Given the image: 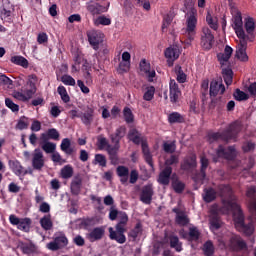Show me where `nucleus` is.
Here are the masks:
<instances>
[{
    "mask_svg": "<svg viewBox=\"0 0 256 256\" xmlns=\"http://www.w3.org/2000/svg\"><path fill=\"white\" fill-rule=\"evenodd\" d=\"M218 193L220 197H222L224 207H227V209L232 211L237 231L244 233V235H253V232L255 231L253 221L245 224V215L243 214V210H241V206L237 203V197L233 195V189H231V186L227 184H220L218 186Z\"/></svg>",
    "mask_w": 256,
    "mask_h": 256,
    "instance_id": "1",
    "label": "nucleus"
},
{
    "mask_svg": "<svg viewBox=\"0 0 256 256\" xmlns=\"http://www.w3.org/2000/svg\"><path fill=\"white\" fill-rule=\"evenodd\" d=\"M128 139L129 141H133L135 145H141L144 159L151 169H153V156L151 155V151L149 150V145L147 144L145 137L141 136V133L137 131V129H131L128 133Z\"/></svg>",
    "mask_w": 256,
    "mask_h": 256,
    "instance_id": "2",
    "label": "nucleus"
},
{
    "mask_svg": "<svg viewBox=\"0 0 256 256\" xmlns=\"http://www.w3.org/2000/svg\"><path fill=\"white\" fill-rule=\"evenodd\" d=\"M242 129L243 127L241 124L235 122L223 133L216 132L208 134V141L209 143H215V141H231V139H235V137H237V134L241 133Z\"/></svg>",
    "mask_w": 256,
    "mask_h": 256,
    "instance_id": "3",
    "label": "nucleus"
},
{
    "mask_svg": "<svg viewBox=\"0 0 256 256\" xmlns=\"http://www.w3.org/2000/svg\"><path fill=\"white\" fill-rule=\"evenodd\" d=\"M36 82L37 76H30L26 85L21 88V91H14L12 97L18 101H29V99L37 93V86H35Z\"/></svg>",
    "mask_w": 256,
    "mask_h": 256,
    "instance_id": "4",
    "label": "nucleus"
},
{
    "mask_svg": "<svg viewBox=\"0 0 256 256\" xmlns=\"http://www.w3.org/2000/svg\"><path fill=\"white\" fill-rule=\"evenodd\" d=\"M185 19V35L189 41H194L195 35H197V9L193 8L191 4L190 8L185 14Z\"/></svg>",
    "mask_w": 256,
    "mask_h": 256,
    "instance_id": "5",
    "label": "nucleus"
},
{
    "mask_svg": "<svg viewBox=\"0 0 256 256\" xmlns=\"http://www.w3.org/2000/svg\"><path fill=\"white\" fill-rule=\"evenodd\" d=\"M218 245L220 249H227V247H229L234 251H239V249H245V247H247V244L241 239V236L235 234H232L229 242H227V238L219 237Z\"/></svg>",
    "mask_w": 256,
    "mask_h": 256,
    "instance_id": "6",
    "label": "nucleus"
},
{
    "mask_svg": "<svg viewBox=\"0 0 256 256\" xmlns=\"http://www.w3.org/2000/svg\"><path fill=\"white\" fill-rule=\"evenodd\" d=\"M23 156L26 161H32V167L35 171H41L45 167V155L41 149L36 148L32 154L29 151H24Z\"/></svg>",
    "mask_w": 256,
    "mask_h": 256,
    "instance_id": "7",
    "label": "nucleus"
},
{
    "mask_svg": "<svg viewBox=\"0 0 256 256\" xmlns=\"http://www.w3.org/2000/svg\"><path fill=\"white\" fill-rule=\"evenodd\" d=\"M69 245V239L63 232H56L53 236V241L49 242L46 247L49 251H59Z\"/></svg>",
    "mask_w": 256,
    "mask_h": 256,
    "instance_id": "8",
    "label": "nucleus"
},
{
    "mask_svg": "<svg viewBox=\"0 0 256 256\" xmlns=\"http://www.w3.org/2000/svg\"><path fill=\"white\" fill-rule=\"evenodd\" d=\"M219 213H221V208L219 205L214 204L212 205L210 209V218H209V223H210V229L211 231H217V229H221V219L219 218Z\"/></svg>",
    "mask_w": 256,
    "mask_h": 256,
    "instance_id": "9",
    "label": "nucleus"
},
{
    "mask_svg": "<svg viewBox=\"0 0 256 256\" xmlns=\"http://www.w3.org/2000/svg\"><path fill=\"white\" fill-rule=\"evenodd\" d=\"M9 221L11 225H17V229L24 231L25 233H29L31 229V218H19L15 216V214H11L9 216Z\"/></svg>",
    "mask_w": 256,
    "mask_h": 256,
    "instance_id": "10",
    "label": "nucleus"
},
{
    "mask_svg": "<svg viewBox=\"0 0 256 256\" xmlns=\"http://www.w3.org/2000/svg\"><path fill=\"white\" fill-rule=\"evenodd\" d=\"M111 3L109 1H100V2H92L88 5L87 9L93 17L97 15H101L102 13H107L109 11Z\"/></svg>",
    "mask_w": 256,
    "mask_h": 256,
    "instance_id": "11",
    "label": "nucleus"
},
{
    "mask_svg": "<svg viewBox=\"0 0 256 256\" xmlns=\"http://www.w3.org/2000/svg\"><path fill=\"white\" fill-rule=\"evenodd\" d=\"M139 67L140 73H142V75H145L149 83H153L155 81V77H157V73L155 72V68L151 67V63H149V61H146L145 59H142L140 61Z\"/></svg>",
    "mask_w": 256,
    "mask_h": 256,
    "instance_id": "12",
    "label": "nucleus"
},
{
    "mask_svg": "<svg viewBox=\"0 0 256 256\" xmlns=\"http://www.w3.org/2000/svg\"><path fill=\"white\" fill-rule=\"evenodd\" d=\"M88 41L95 51L99 50V45L103 43L105 35L100 30H90L87 32Z\"/></svg>",
    "mask_w": 256,
    "mask_h": 256,
    "instance_id": "13",
    "label": "nucleus"
},
{
    "mask_svg": "<svg viewBox=\"0 0 256 256\" xmlns=\"http://www.w3.org/2000/svg\"><path fill=\"white\" fill-rule=\"evenodd\" d=\"M238 39L239 42L236 47L235 57L238 58L239 61L246 63V61H249V56L247 55V37Z\"/></svg>",
    "mask_w": 256,
    "mask_h": 256,
    "instance_id": "14",
    "label": "nucleus"
},
{
    "mask_svg": "<svg viewBox=\"0 0 256 256\" xmlns=\"http://www.w3.org/2000/svg\"><path fill=\"white\" fill-rule=\"evenodd\" d=\"M238 39L247 38L245 34V30H243V17L241 16V12L237 11L233 17V25H232Z\"/></svg>",
    "mask_w": 256,
    "mask_h": 256,
    "instance_id": "15",
    "label": "nucleus"
},
{
    "mask_svg": "<svg viewBox=\"0 0 256 256\" xmlns=\"http://www.w3.org/2000/svg\"><path fill=\"white\" fill-rule=\"evenodd\" d=\"M215 37L211 33V30L207 27L202 29V36H201V47L206 51H209L211 47H213V40Z\"/></svg>",
    "mask_w": 256,
    "mask_h": 256,
    "instance_id": "16",
    "label": "nucleus"
},
{
    "mask_svg": "<svg viewBox=\"0 0 256 256\" xmlns=\"http://www.w3.org/2000/svg\"><path fill=\"white\" fill-rule=\"evenodd\" d=\"M200 164H201L200 173L194 176V181L198 185H203L205 181V177H207V174L205 172L207 171V167H209V159H207V157L205 156H201Z\"/></svg>",
    "mask_w": 256,
    "mask_h": 256,
    "instance_id": "17",
    "label": "nucleus"
},
{
    "mask_svg": "<svg viewBox=\"0 0 256 256\" xmlns=\"http://www.w3.org/2000/svg\"><path fill=\"white\" fill-rule=\"evenodd\" d=\"M182 171H187L188 173H193L195 169H197V155L190 154L186 158H184L181 163Z\"/></svg>",
    "mask_w": 256,
    "mask_h": 256,
    "instance_id": "18",
    "label": "nucleus"
},
{
    "mask_svg": "<svg viewBox=\"0 0 256 256\" xmlns=\"http://www.w3.org/2000/svg\"><path fill=\"white\" fill-rule=\"evenodd\" d=\"M153 195H155V191L153 190V185L148 184L142 187L140 193V201L144 203V205H151V201H153Z\"/></svg>",
    "mask_w": 256,
    "mask_h": 256,
    "instance_id": "19",
    "label": "nucleus"
},
{
    "mask_svg": "<svg viewBox=\"0 0 256 256\" xmlns=\"http://www.w3.org/2000/svg\"><path fill=\"white\" fill-rule=\"evenodd\" d=\"M216 155L218 157H222L223 159H227L228 161H233L237 156V152L235 151V146H230L228 149H225L223 146H219Z\"/></svg>",
    "mask_w": 256,
    "mask_h": 256,
    "instance_id": "20",
    "label": "nucleus"
},
{
    "mask_svg": "<svg viewBox=\"0 0 256 256\" xmlns=\"http://www.w3.org/2000/svg\"><path fill=\"white\" fill-rule=\"evenodd\" d=\"M109 231V238L112 241H116V243H119L120 245H123L127 241V237H125V232L127 230H119V229H113V227L108 228Z\"/></svg>",
    "mask_w": 256,
    "mask_h": 256,
    "instance_id": "21",
    "label": "nucleus"
},
{
    "mask_svg": "<svg viewBox=\"0 0 256 256\" xmlns=\"http://www.w3.org/2000/svg\"><path fill=\"white\" fill-rule=\"evenodd\" d=\"M231 55H233V48H231V46L229 45L225 46L223 53H219L217 55L218 61L222 69H225V67L229 66V59H231Z\"/></svg>",
    "mask_w": 256,
    "mask_h": 256,
    "instance_id": "22",
    "label": "nucleus"
},
{
    "mask_svg": "<svg viewBox=\"0 0 256 256\" xmlns=\"http://www.w3.org/2000/svg\"><path fill=\"white\" fill-rule=\"evenodd\" d=\"M8 165L11 169V171L17 176V177H25L27 175V170L21 165V162L19 160H10L8 162Z\"/></svg>",
    "mask_w": 256,
    "mask_h": 256,
    "instance_id": "23",
    "label": "nucleus"
},
{
    "mask_svg": "<svg viewBox=\"0 0 256 256\" xmlns=\"http://www.w3.org/2000/svg\"><path fill=\"white\" fill-rule=\"evenodd\" d=\"M225 93V85H223V82L213 80L210 83V97H217V95H223Z\"/></svg>",
    "mask_w": 256,
    "mask_h": 256,
    "instance_id": "24",
    "label": "nucleus"
},
{
    "mask_svg": "<svg viewBox=\"0 0 256 256\" xmlns=\"http://www.w3.org/2000/svg\"><path fill=\"white\" fill-rule=\"evenodd\" d=\"M169 89L171 103H177V101H179V97H181V90L179 89V84H177L175 80H170Z\"/></svg>",
    "mask_w": 256,
    "mask_h": 256,
    "instance_id": "25",
    "label": "nucleus"
},
{
    "mask_svg": "<svg viewBox=\"0 0 256 256\" xmlns=\"http://www.w3.org/2000/svg\"><path fill=\"white\" fill-rule=\"evenodd\" d=\"M103 235H105V228L104 227H96L91 230L90 233L87 234V239L91 243H95V241H99L103 239Z\"/></svg>",
    "mask_w": 256,
    "mask_h": 256,
    "instance_id": "26",
    "label": "nucleus"
},
{
    "mask_svg": "<svg viewBox=\"0 0 256 256\" xmlns=\"http://www.w3.org/2000/svg\"><path fill=\"white\" fill-rule=\"evenodd\" d=\"M171 173H173V168H171V166H166L159 174L158 183H160V185H169L171 181Z\"/></svg>",
    "mask_w": 256,
    "mask_h": 256,
    "instance_id": "27",
    "label": "nucleus"
},
{
    "mask_svg": "<svg viewBox=\"0 0 256 256\" xmlns=\"http://www.w3.org/2000/svg\"><path fill=\"white\" fill-rule=\"evenodd\" d=\"M173 213L176 214V223L178 225H181L182 227H185V225L189 224V217H187V214H185V211L179 209V208H173Z\"/></svg>",
    "mask_w": 256,
    "mask_h": 256,
    "instance_id": "28",
    "label": "nucleus"
},
{
    "mask_svg": "<svg viewBox=\"0 0 256 256\" xmlns=\"http://www.w3.org/2000/svg\"><path fill=\"white\" fill-rule=\"evenodd\" d=\"M183 239H187V241H199V237H201V232L198 227L192 226L189 228L188 233L182 234Z\"/></svg>",
    "mask_w": 256,
    "mask_h": 256,
    "instance_id": "29",
    "label": "nucleus"
},
{
    "mask_svg": "<svg viewBox=\"0 0 256 256\" xmlns=\"http://www.w3.org/2000/svg\"><path fill=\"white\" fill-rule=\"evenodd\" d=\"M81 187H83V179L81 176H75L70 184L72 195H79L81 193Z\"/></svg>",
    "mask_w": 256,
    "mask_h": 256,
    "instance_id": "30",
    "label": "nucleus"
},
{
    "mask_svg": "<svg viewBox=\"0 0 256 256\" xmlns=\"http://www.w3.org/2000/svg\"><path fill=\"white\" fill-rule=\"evenodd\" d=\"M125 135H127V128H125V126H120L116 129L114 134L110 135V139H111L112 143L119 144L121 139H123V137H125Z\"/></svg>",
    "mask_w": 256,
    "mask_h": 256,
    "instance_id": "31",
    "label": "nucleus"
},
{
    "mask_svg": "<svg viewBox=\"0 0 256 256\" xmlns=\"http://www.w3.org/2000/svg\"><path fill=\"white\" fill-rule=\"evenodd\" d=\"M116 173L120 177V182L125 185L129 181V168L126 166H118L116 168Z\"/></svg>",
    "mask_w": 256,
    "mask_h": 256,
    "instance_id": "32",
    "label": "nucleus"
},
{
    "mask_svg": "<svg viewBox=\"0 0 256 256\" xmlns=\"http://www.w3.org/2000/svg\"><path fill=\"white\" fill-rule=\"evenodd\" d=\"M94 225H97V218L95 217H88L79 220L80 229L89 230L91 227H94Z\"/></svg>",
    "mask_w": 256,
    "mask_h": 256,
    "instance_id": "33",
    "label": "nucleus"
},
{
    "mask_svg": "<svg viewBox=\"0 0 256 256\" xmlns=\"http://www.w3.org/2000/svg\"><path fill=\"white\" fill-rule=\"evenodd\" d=\"M179 48L177 46L169 47L165 50V57L169 59V61H175L179 59L180 55Z\"/></svg>",
    "mask_w": 256,
    "mask_h": 256,
    "instance_id": "34",
    "label": "nucleus"
},
{
    "mask_svg": "<svg viewBox=\"0 0 256 256\" xmlns=\"http://www.w3.org/2000/svg\"><path fill=\"white\" fill-rule=\"evenodd\" d=\"M127 223H129V216H127V213L125 212H120L119 220L115 226V229L127 231Z\"/></svg>",
    "mask_w": 256,
    "mask_h": 256,
    "instance_id": "35",
    "label": "nucleus"
},
{
    "mask_svg": "<svg viewBox=\"0 0 256 256\" xmlns=\"http://www.w3.org/2000/svg\"><path fill=\"white\" fill-rule=\"evenodd\" d=\"M40 225L44 231H51L53 229V220L51 214H46L40 219Z\"/></svg>",
    "mask_w": 256,
    "mask_h": 256,
    "instance_id": "36",
    "label": "nucleus"
},
{
    "mask_svg": "<svg viewBox=\"0 0 256 256\" xmlns=\"http://www.w3.org/2000/svg\"><path fill=\"white\" fill-rule=\"evenodd\" d=\"M217 198V191L213 188H205L204 189V194H203V199L206 203H211L212 201H215Z\"/></svg>",
    "mask_w": 256,
    "mask_h": 256,
    "instance_id": "37",
    "label": "nucleus"
},
{
    "mask_svg": "<svg viewBox=\"0 0 256 256\" xmlns=\"http://www.w3.org/2000/svg\"><path fill=\"white\" fill-rule=\"evenodd\" d=\"M170 247L172 249H175L178 253H181L183 251V243L179 241V237L177 236H170Z\"/></svg>",
    "mask_w": 256,
    "mask_h": 256,
    "instance_id": "38",
    "label": "nucleus"
},
{
    "mask_svg": "<svg viewBox=\"0 0 256 256\" xmlns=\"http://www.w3.org/2000/svg\"><path fill=\"white\" fill-rule=\"evenodd\" d=\"M222 75L227 86L233 83V70L231 68H222Z\"/></svg>",
    "mask_w": 256,
    "mask_h": 256,
    "instance_id": "39",
    "label": "nucleus"
},
{
    "mask_svg": "<svg viewBox=\"0 0 256 256\" xmlns=\"http://www.w3.org/2000/svg\"><path fill=\"white\" fill-rule=\"evenodd\" d=\"M11 62L14 63V65L24 67V69H27V67H29V61H27V59L23 56H13L11 58Z\"/></svg>",
    "mask_w": 256,
    "mask_h": 256,
    "instance_id": "40",
    "label": "nucleus"
},
{
    "mask_svg": "<svg viewBox=\"0 0 256 256\" xmlns=\"http://www.w3.org/2000/svg\"><path fill=\"white\" fill-rule=\"evenodd\" d=\"M60 149L66 153V155H71L73 153V148H71V140H69V138H64L61 142Z\"/></svg>",
    "mask_w": 256,
    "mask_h": 256,
    "instance_id": "41",
    "label": "nucleus"
},
{
    "mask_svg": "<svg viewBox=\"0 0 256 256\" xmlns=\"http://www.w3.org/2000/svg\"><path fill=\"white\" fill-rule=\"evenodd\" d=\"M244 27L248 35H253L255 31V20L251 17L245 19Z\"/></svg>",
    "mask_w": 256,
    "mask_h": 256,
    "instance_id": "42",
    "label": "nucleus"
},
{
    "mask_svg": "<svg viewBox=\"0 0 256 256\" xmlns=\"http://www.w3.org/2000/svg\"><path fill=\"white\" fill-rule=\"evenodd\" d=\"M93 165H99L100 167H107V157L103 154H95Z\"/></svg>",
    "mask_w": 256,
    "mask_h": 256,
    "instance_id": "43",
    "label": "nucleus"
},
{
    "mask_svg": "<svg viewBox=\"0 0 256 256\" xmlns=\"http://www.w3.org/2000/svg\"><path fill=\"white\" fill-rule=\"evenodd\" d=\"M155 97V86H147L143 95L144 101H153Z\"/></svg>",
    "mask_w": 256,
    "mask_h": 256,
    "instance_id": "44",
    "label": "nucleus"
},
{
    "mask_svg": "<svg viewBox=\"0 0 256 256\" xmlns=\"http://www.w3.org/2000/svg\"><path fill=\"white\" fill-rule=\"evenodd\" d=\"M57 92L64 103H69V101H71V97H69V94L67 93V89L65 88V86H58Z\"/></svg>",
    "mask_w": 256,
    "mask_h": 256,
    "instance_id": "45",
    "label": "nucleus"
},
{
    "mask_svg": "<svg viewBox=\"0 0 256 256\" xmlns=\"http://www.w3.org/2000/svg\"><path fill=\"white\" fill-rule=\"evenodd\" d=\"M62 179H71L73 177V167L71 165H66L61 169Z\"/></svg>",
    "mask_w": 256,
    "mask_h": 256,
    "instance_id": "46",
    "label": "nucleus"
},
{
    "mask_svg": "<svg viewBox=\"0 0 256 256\" xmlns=\"http://www.w3.org/2000/svg\"><path fill=\"white\" fill-rule=\"evenodd\" d=\"M20 249L22 250L25 255H31V253L35 252V244L33 243H22L20 246Z\"/></svg>",
    "mask_w": 256,
    "mask_h": 256,
    "instance_id": "47",
    "label": "nucleus"
},
{
    "mask_svg": "<svg viewBox=\"0 0 256 256\" xmlns=\"http://www.w3.org/2000/svg\"><path fill=\"white\" fill-rule=\"evenodd\" d=\"M177 149V145L175 144V141H167L163 143V150L165 153H175Z\"/></svg>",
    "mask_w": 256,
    "mask_h": 256,
    "instance_id": "48",
    "label": "nucleus"
},
{
    "mask_svg": "<svg viewBox=\"0 0 256 256\" xmlns=\"http://www.w3.org/2000/svg\"><path fill=\"white\" fill-rule=\"evenodd\" d=\"M175 73L177 75L178 83H185L187 81V75L183 73L181 66H175Z\"/></svg>",
    "mask_w": 256,
    "mask_h": 256,
    "instance_id": "49",
    "label": "nucleus"
},
{
    "mask_svg": "<svg viewBox=\"0 0 256 256\" xmlns=\"http://www.w3.org/2000/svg\"><path fill=\"white\" fill-rule=\"evenodd\" d=\"M173 23V14L169 13L164 16L163 23H162V31L165 33L169 28V25Z\"/></svg>",
    "mask_w": 256,
    "mask_h": 256,
    "instance_id": "50",
    "label": "nucleus"
},
{
    "mask_svg": "<svg viewBox=\"0 0 256 256\" xmlns=\"http://www.w3.org/2000/svg\"><path fill=\"white\" fill-rule=\"evenodd\" d=\"M141 231V223H137L136 226L129 232L128 237H131V239L135 241V239L141 235Z\"/></svg>",
    "mask_w": 256,
    "mask_h": 256,
    "instance_id": "51",
    "label": "nucleus"
},
{
    "mask_svg": "<svg viewBox=\"0 0 256 256\" xmlns=\"http://www.w3.org/2000/svg\"><path fill=\"white\" fill-rule=\"evenodd\" d=\"M204 255L211 256L215 253V247L213 246V242L207 241L203 246Z\"/></svg>",
    "mask_w": 256,
    "mask_h": 256,
    "instance_id": "52",
    "label": "nucleus"
},
{
    "mask_svg": "<svg viewBox=\"0 0 256 256\" xmlns=\"http://www.w3.org/2000/svg\"><path fill=\"white\" fill-rule=\"evenodd\" d=\"M94 24L99 26V25H111V18H108L107 16H99L96 19H94Z\"/></svg>",
    "mask_w": 256,
    "mask_h": 256,
    "instance_id": "53",
    "label": "nucleus"
},
{
    "mask_svg": "<svg viewBox=\"0 0 256 256\" xmlns=\"http://www.w3.org/2000/svg\"><path fill=\"white\" fill-rule=\"evenodd\" d=\"M233 97L236 99V101H247V99H249V95L240 89L235 90Z\"/></svg>",
    "mask_w": 256,
    "mask_h": 256,
    "instance_id": "54",
    "label": "nucleus"
},
{
    "mask_svg": "<svg viewBox=\"0 0 256 256\" xmlns=\"http://www.w3.org/2000/svg\"><path fill=\"white\" fill-rule=\"evenodd\" d=\"M169 123H183V116L179 112L171 113L168 116Z\"/></svg>",
    "mask_w": 256,
    "mask_h": 256,
    "instance_id": "55",
    "label": "nucleus"
},
{
    "mask_svg": "<svg viewBox=\"0 0 256 256\" xmlns=\"http://www.w3.org/2000/svg\"><path fill=\"white\" fill-rule=\"evenodd\" d=\"M42 149L43 151H45V153H55V150L57 149V144L53 142H45L42 145Z\"/></svg>",
    "mask_w": 256,
    "mask_h": 256,
    "instance_id": "56",
    "label": "nucleus"
},
{
    "mask_svg": "<svg viewBox=\"0 0 256 256\" xmlns=\"http://www.w3.org/2000/svg\"><path fill=\"white\" fill-rule=\"evenodd\" d=\"M27 127H29V118L23 116L18 120L16 129L23 131V129H27Z\"/></svg>",
    "mask_w": 256,
    "mask_h": 256,
    "instance_id": "57",
    "label": "nucleus"
},
{
    "mask_svg": "<svg viewBox=\"0 0 256 256\" xmlns=\"http://www.w3.org/2000/svg\"><path fill=\"white\" fill-rule=\"evenodd\" d=\"M120 147L119 143H114V146L108 145L106 151L110 155V159H113V157L117 155V151H119Z\"/></svg>",
    "mask_w": 256,
    "mask_h": 256,
    "instance_id": "58",
    "label": "nucleus"
},
{
    "mask_svg": "<svg viewBox=\"0 0 256 256\" xmlns=\"http://www.w3.org/2000/svg\"><path fill=\"white\" fill-rule=\"evenodd\" d=\"M42 137H48L49 139L57 141L59 139V131L55 128L48 129L46 134H42Z\"/></svg>",
    "mask_w": 256,
    "mask_h": 256,
    "instance_id": "59",
    "label": "nucleus"
},
{
    "mask_svg": "<svg viewBox=\"0 0 256 256\" xmlns=\"http://www.w3.org/2000/svg\"><path fill=\"white\" fill-rule=\"evenodd\" d=\"M61 81L64 85L75 87V78L71 75L65 74L61 77Z\"/></svg>",
    "mask_w": 256,
    "mask_h": 256,
    "instance_id": "60",
    "label": "nucleus"
},
{
    "mask_svg": "<svg viewBox=\"0 0 256 256\" xmlns=\"http://www.w3.org/2000/svg\"><path fill=\"white\" fill-rule=\"evenodd\" d=\"M206 21L209 27H211V29H213L214 31H217V29H219V25L217 24V19H214L213 16H211L209 13L206 16Z\"/></svg>",
    "mask_w": 256,
    "mask_h": 256,
    "instance_id": "61",
    "label": "nucleus"
},
{
    "mask_svg": "<svg viewBox=\"0 0 256 256\" xmlns=\"http://www.w3.org/2000/svg\"><path fill=\"white\" fill-rule=\"evenodd\" d=\"M119 213L121 212H119V210L117 209V206H111L109 208V215H108L110 221H115L117 217H119Z\"/></svg>",
    "mask_w": 256,
    "mask_h": 256,
    "instance_id": "62",
    "label": "nucleus"
},
{
    "mask_svg": "<svg viewBox=\"0 0 256 256\" xmlns=\"http://www.w3.org/2000/svg\"><path fill=\"white\" fill-rule=\"evenodd\" d=\"M13 11H11V9H8L6 6H4L2 12H1V19L3 21H11V15H12Z\"/></svg>",
    "mask_w": 256,
    "mask_h": 256,
    "instance_id": "63",
    "label": "nucleus"
},
{
    "mask_svg": "<svg viewBox=\"0 0 256 256\" xmlns=\"http://www.w3.org/2000/svg\"><path fill=\"white\" fill-rule=\"evenodd\" d=\"M123 115L126 123H133V112L131 111V108H124Z\"/></svg>",
    "mask_w": 256,
    "mask_h": 256,
    "instance_id": "64",
    "label": "nucleus"
}]
</instances>
